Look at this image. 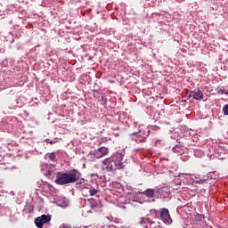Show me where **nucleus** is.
I'll return each instance as SVG.
<instances>
[{
	"mask_svg": "<svg viewBox=\"0 0 228 228\" xmlns=\"http://www.w3.org/2000/svg\"><path fill=\"white\" fill-rule=\"evenodd\" d=\"M124 157L122 153L118 152L110 158H107L102 161V169L107 172H117V170H122L126 167L122 160Z\"/></svg>",
	"mask_w": 228,
	"mask_h": 228,
	"instance_id": "1",
	"label": "nucleus"
},
{
	"mask_svg": "<svg viewBox=\"0 0 228 228\" xmlns=\"http://www.w3.org/2000/svg\"><path fill=\"white\" fill-rule=\"evenodd\" d=\"M81 179V172L77 169H73L69 173H61L57 175L55 183L61 186L65 184H72V183H77Z\"/></svg>",
	"mask_w": 228,
	"mask_h": 228,
	"instance_id": "2",
	"label": "nucleus"
},
{
	"mask_svg": "<svg viewBox=\"0 0 228 228\" xmlns=\"http://www.w3.org/2000/svg\"><path fill=\"white\" fill-rule=\"evenodd\" d=\"M159 216L166 225H170V224H172V217L170 216V211H168V208H160Z\"/></svg>",
	"mask_w": 228,
	"mask_h": 228,
	"instance_id": "3",
	"label": "nucleus"
},
{
	"mask_svg": "<svg viewBox=\"0 0 228 228\" xmlns=\"http://www.w3.org/2000/svg\"><path fill=\"white\" fill-rule=\"evenodd\" d=\"M51 222V216L49 215H42L35 219L34 223L36 224L37 227L43 228L45 224Z\"/></svg>",
	"mask_w": 228,
	"mask_h": 228,
	"instance_id": "4",
	"label": "nucleus"
},
{
	"mask_svg": "<svg viewBox=\"0 0 228 228\" xmlns=\"http://www.w3.org/2000/svg\"><path fill=\"white\" fill-rule=\"evenodd\" d=\"M110 152V150L108 147H100L97 150H94V156L96 158V159H101V158H104V156H108V153Z\"/></svg>",
	"mask_w": 228,
	"mask_h": 228,
	"instance_id": "5",
	"label": "nucleus"
},
{
	"mask_svg": "<svg viewBox=\"0 0 228 228\" xmlns=\"http://www.w3.org/2000/svg\"><path fill=\"white\" fill-rule=\"evenodd\" d=\"M190 97H193L196 101H200V99L204 98V94L199 89H196L190 93Z\"/></svg>",
	"mask_w": 228,
	"mask_h": 228,
	"instance_id": "6",
	"label": "nucleus"
},
{
	"mask_svg": "<svg viewBox=\"0 0 228 228\" xmlns=\"http://www.w3.org/2000/svg\"><path fill=\"white\" fill-rule=\"evenodd\" d=\"M139 224L141 225H147V224H150V225H152V224H156V222L152 221L150 217H141Z\"/></svg>",
	"mask_w": 228,
	"mask_h": 228,
	"instance_id": "7",
	"label": "nucleus"
},
{
	"mask_svg": "<svg viewBox=\"0 0 228 228\" xmlns=\"http://www.w3.org/2000/svg\"><path fill=\"white\" fill-rule=\"evenodd\" d=\"M140 195H145V197H148L149 199H152L154 197V191L153 189H147L144 191H140Z\"/></svg>",
	"mask_w": 228,
	"mask_h": 228,
	"instance_id": "8",
	"label": "nucleus"
},
{
	"mask_svg": "<svg viewBox=\"0 0 228 228\" xmlns=\"http://www.w3.org/2000/svg\"><path fill=\"white\" fill-rule=\"evenodd\" d=\"M89 204H90V208L92 209H95V208H97L99 206V203H97V201L94 199L89 200Z\"/></svg>",
	"mask_w": 228,
	"mask_h": 228,
	"instance_id": "9",
	"label": "nucleus"
},
{
	"mask_svg": "<svg viewBox=\"0 0 228 228\" xmlns=\"http://www.w3.org/2000/svg\"><path fill=\"white\" fill-rule=\"evenodd\" d=\"M150 214L151 216H153V218H159V212H158L156 208L151 209Z\"/></svg>",
	"mask_w": 228,
	"mask_h": 228,
	"instance_id": "10",
	"label": "nucleus"
},
{
	"mask_svg": "<svg viewBox=\"0 0 228 228\" xmlns=\"http://www.w3.org/2000/svg\"><path fill=\"white\" fill-rule=\"evenodd\" d=\"M48 158H49V159H51V161H55L56 154L54 152H52V153L48 154Z\"/></svg>",
	"mask_w": 228,
	"mask_h": 228,
	"instance_id": "11",
	"label": "nucleus"
},
{
	"mask_svg": "<svg viewBox=\"0 0 228 228\" xmlns=\"http://www.w3.org/2000/svg\"><path fill=\"white\" fill-rule=\"evenodd\" d=\"M97 192L98 191L95 189L89 190V195H91V197H94V195H96Z\"/></svg>",
	"mask_w": 228,
	"mask_h": 228,
	"instance_id": "12",
	"label": "nucleus"
},
{
	"mask_svg": "<svg viewBox=\"0 0 228 228\" xmlns=\"http://www.w3.org/2000/svg\"><path fill=\"white\" fill-rule=\"evenodd\" d=\"M224 115H228V104L223 107Z\"/></svg>",
	"mask_w": 228,
	"mask_h": 228,
	"instance_id": "13",
	"label": "nucleus"
},
{
	"mask_svg": "<svg viewBox=\"0 0 228 228\" xmlns=\"http://www.w3.org/2000/svg\"><path fill=\"white\" fill-rule=\"evenodd\" d=\"M218 94H219L220 95H224V94H227V92L225 91V89H219V90H218Z\"/></svg>",
	"mask_w": 228,
	"mask_h": 228,
	"instance_id": "14",
	"label": "nucleus"
},
{
	"mask_svg": "<svg viewBox=\"0 0 228 228\" xmlns=\"http://www.w3.org/2000/svg\"><path fill=\"white\" fill-rule=\"evenodd\" d=\"M45 142L53 145V143H56L57 141H51L50 139H45Z\"/></svg>",
	"mask_w": 228,
	"mask_h": 228,
	"instance_id": "15",
	"label": "nucleus"
},
{
	"mask_svg": "<svg viewBox=\"0 0 228 228\" xmlns=\"http://www.w3.org/2000/svg\"><path fill=\"white\" fill-rule=\"evenodd\" d=\"M35 208L33 206H28V210L29 211H34Z\"/></svg>",
	"mask_w": 228,
	"mask_h": 228,
	"instance_id": "16",
	"label": "nucleus"
},
{
	"mask_svg": "<svg viewBox=\"0 0 228 228\" xmlns=\"http://www.w3.org/2000/svg\"><path fill=\"white\" fill-rule=\"evenodd\" d=\"M143 227H146L145 225H143ZM147 228V227H146Z\"/></svg>",
	"mask_w": 228,
	"mask_h": 228,
	"instance_id": "17",
	"label": "nucleus"
}]
</instances>
